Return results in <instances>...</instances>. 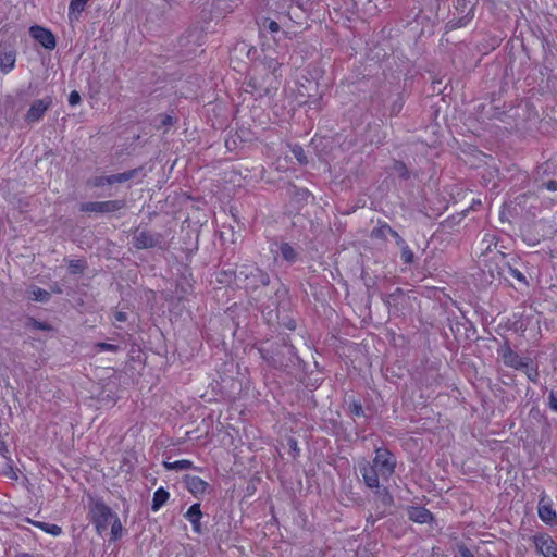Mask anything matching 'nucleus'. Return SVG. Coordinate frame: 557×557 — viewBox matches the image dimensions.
Segmentation results:
<instances>
[{"label": "nucleus", "instance_id": "1", "mask_svg": "<svg viewBox=\"0 0 557 557\" xmlns=\"http://www.w3.org/2000/svg\"><path fill=\"white\" fill-rule=\"evenodd\" d=\"M397 467L396 456L386 447H377L372 461L359 465V471L367 487L379 488L380 478L389 481Z\"/></svg>", "mask_w": 557, "mask_h": 557}, {"label": "nucleus", "instance_id": "2", "mask_svg": "<svg viewBox=\"0 0 557 557\" xmlns=\"http://www.w3.org/2000/svg\"><path fill=\"white\" fill-rule=\"evenodd\" d=\"M498 356L502 358L503 363L517 371H523L529 381L536 383L539 381V369L534 361L529 357H522L516 352L506 341L498 349Z\"/></svg>", "mask_w": 557, "mask_h": 557}, {"label": "nucleus", "instance_id": "3", "mask_svg": "<svg viewBox=\"0 0 557 557\" xmlns=\"http://www.w3.org/2000/svg\"><path fill=\"white\" fill-rule=\"evenodd\" d=\"M115 516L116 513L101 499L92 502L89 506V520L99 535L108 530Z\"/></svg>", "mask_w": 557, "mask_h": 557}, {"label": "nucleus", "instance_id": "4", "mask_svg": "<svg viewBox=\"0 0 557 557\" xmlns=\"http://www.w3.org/2000/svg\"><path fill=\"white\" fill-rule=\"evenodd\" d=\"M125 200L89 201L81 205V211L95 213H112L125 208Z\"/></svg>", "mask_w": 557, "mask_h": 557}, {"label": "nucleus", "instance_id": "5", "mask_svg": "<svg viewBox=\"0 0 557 557\" xmlns=\"http://www.w3.org/2000/svg\"><path fill=\"white\" fill-rule=\"evenodd\" d=\"M480 256L487 257L492 252H497L505 257L506 247L500 244V236L496 232H486L479 244Z\"/></svg>", "mask_w": 557, "mask_h": 557}, {"label": "nucleus", "instance_id": "6", "mask_svg": "<svg viewBox=\"0 0 557 557\" xmlns=\"http://www.w3.org/2000/svg\"><path fill=\"white\" fill-rule=\"evenodd\" d=\"M30 37L46 50H53L57 47V38L54 34L47 27L41 25H32L29 27Z\"/></svg>", "mask_w": 557, "mask_h": 557}, {"label": "nucleus", "instance_id": "7", "mask_svg": "<svg viewBox=\"0 0 557 557\" xmlns=\"http://www.w3.org/2000/svg\"><path fill=\"white\" fill-rule=\"evenodd\" d=\"M536 553L543 557H557V543L547 533H537L532 537Z\"/></svg>", "mask_w": 557, "mask_h": 557}, {"label": "nucleus", "instance_id": "8", "mask_svg": "<svg viewBox=\"0 0 557 557\" xmlns=\"http://www.w3.org/2000/svg\"><path fill=\"white\" fill-rule=\"evenodd\" d=\"M162 242V235L159 233H153L151 231L143 230L137 231L132 239L133 246L138 249H149L154 248Z\"/></svg>", "mask_w": 557, "mask_h": 557}, {"label": "nucleus", "instance_id": "9", "mask_svg": "<svg viewBox=\"0 0 557 557\" xmlns=\"http://www.w3.org/2000/svg\"><path fill=\"white\" fill-rule=\"evenodd\" d=\"M51 106H52V97H50V96H47L42 99L35 100L30 104V107L25 115V121L29 124L40 121L44 117L46 111Z\"/></svg>", "mask_w": 557, "mask_h": 557}, {"label": "nucleus", "instance_id": "10", "mask_svg": "<svg viewBox=\"0 0 557 557\" xmlns=\"http://www.w3.org/2000/svg\"><path fill=\"white\" fill-rule=\"evenodd\" d=\"M17 52L12 46H0V71L7 75L15 69Z\"/></svg>", "mask_w": 557, "mask_h": 557}, {"label": "nucleus", "instance_id": "11", "mask_svg": "<svg viewBox=\"0 0 557 557\" xmlns=\"http://www.w3.org/2000/svg\"><path fill=\"white\" fill-rule=\"evenodd\" d=\"M183 482L187 491L196 497L206 494L209 488V483L197 475L187 474L184 476Z\"/></svg>", "mask_w": 557, "mask_h": 557}, {"label": "nucleus", "instance_id": "12", "mask_svg": "<svg viewBox=\"0 0 557 557\" xmlns=\"http://www.w3.org/2000/svg\"><path fill=\"white\" fill-rule=\"evenodd\" d=\"M407 515L409 520L419 524L431 523L434 520L433 513L422 506L408 507Z\"/></svg>", "mask_w": 557, "mask_h": 557}, {"label": "nucleus", "instance_id": "13", "mask_svg": "<svg viewBox=\"0 0 557 557\" xmlns=\"http://www.w3.org/2000/svg\"><path fill=\"white\" fill-rule=\"evenodd\" d=\"M185 519L191 524V529L195 533L200 534L202 532L201 519L203 513L199 503L193 504L184 515Z\"/></svg>", "mask_w": 557, "mask_h": 557}, {"label": "nucleus", "instance_id": "14", "mask_svg": "<svg viewBox=\"0 0 557 557\" xmlns=\"http://www.w3.org/2000/svg\"><path fill=\"white\" fill-rule=\"evenodd\" d=\"M405 292L400 287H397L393 293L383 297V301L388 310H399V306L405 301Z\"/></svg>", "mask_w": 557, "mask_h": 557}, {"label": "nucleus", "instance_id": "15", "mask_svg": "<svg viewBox=\"0 0 557 557\" xmlns=\"http://www.w3.org/2000/svg\"><path fill=\"white\" fill-rule=\"evenodd\" d=\"M537 515L540 519L545 523H554L557 521L556 511L549 502H544V498H541L539 503Z\"/></svg>", "mask_w": 557, "mask_h": 557}, {"label": "nucleus", "instance_id": "16", "mask_svg": "<svg viewBox=\"0 0 557 557\" xmlns=\"http://www.w3.org/2000/svg\"><path fill=\"white\" fill-rule=\"evenodd\" d=\"M388 235L394 237L398 245L404 244V239L398 234V232L392 228L386 222L380 224L372 231V236L376 238H386Z\"/></svg>", "mask_w": 557, "mask_h": 557}, {"label": "nucleus", "instance_id": "17", "mask_svg": "<svg viewBox=\"0 0 557 557\" xmlns=\"http://www.w3.org/2000/svg\"><path fill=\"white\" fill-rule=\"evenodd\" d=\"M170 493L163 486L158 487L152 497L151 510L153 512L159 511L169 500Z\"/></svg>", "mask_w": 557, "mask_h": 557}, {"label": "nucleus", "instance_id": "18", "mask_svg": "<svg viewBox=\"0 0 557 557\" xmlns=\"http://www.w3.org/2000/svg\"><path fill=\"white\" fill-rule=\"evenodd\" d=\"M89 0H71L69 5V18L71 21L78 20L85 11Z\"/></svg>", "mask_w": 557, "mask_h": 557}, {"label": "nucleus", "instance_id": "19", "mask_svg": "<svg viewBox=\"0 0 557 557\" xmlns=\"http://www.w3.org/2000/svg\"><path fill=\"white\" fill-rule=\"evenodd\" d=\"M163 467L168 471H180V470H188L194 468L193 461L188 459H181L175 461H163Z\"/></svg>", "mask_w": 557, "mask_h": 557}, {"label": "nucleus", "instance_id": "20", "mask_svg": "<svg viewBox=\"0 0 557 557\" xmlns=\"http://www.w3.org/2000/svg\"><path fill=\"white\" fill-rule=\"evenodd\" d=\"M32 523L38 528L39 530L44 531L47 534L59 536L62 534V528L54 523H48L42 521H32Z\"/></svg>", "mask_w": 557, "mask_h": 557}, {"label": "nucleus", "instance_id": "21", "mask_svg": "<svg viewBox=\"0 0 557 557\" xmlns=\"http://www.w3.org/2000/svg\"><path fill=\"white\" fill-rule=\"evenodd\" d=\"M280 252L285 261L289 263L296 262L298 253L289 243H282L280 245Z\"/></svg>", "mask_w": 557, "mask_h": 557}, {"label": "nucleus", "instance_id": "22", "mask_svg": "<svg viewBox=\"0 0 557 557\" xmlns=\"http://www.w3.org/2000/svg\"><path fill=\"white\" fill-rule=\"evenodd\" d=\"M375 490H376V495H377L380 503L385 508L392 507L394 504V497L391 494L389 490L387 487H381L380 485H379V488H375Z\"/></svg>", "mask_w": 557, "mask_h": 557}, {"label": "nucleus", "instance_id": "23", "mask_svg": "<svg viewBox=\"0 0 557 557\" xmlns=\"http://www.w3.org/2000/svg\"><path fill=\"white\" fill-rule=\"evenodd\" d=\"M139 171L140 169H133L129 171H125L123 173L112 174L110 181L112 182V184L124 183L126 181L134 178Z\"/></svg>", "mask_w": 557, "mask_h": 557}, {"label": "nucleus", "instance_id": "24", "mask_svg": "<svg viewBox=\"0 0 557 557\" xmlns=\"http://www.w3.org/2000/svg\"><path fill=\"white\" fill-rule=\"evenodd\" d=\"M110 523H111V540L112 541L120 540L123 535V525H122L119 517L115 516Z\"/></svg>", "mask_w": 557, "mask_h": 557}, {"label": "nucleus", "instance_id": "25", "mask_svg": "<svg viewBox=\"0 0 557 557\" xmlns=\"http://www.w3.org/2000/svg\"><path fill=\"white\" fill-rule=\"evenodd\" d=\"M507 271H508V274L510 276H512L513 278H516L520 284H522L523 286L528 287L529 286V281L527 280L525 275L519 271L518 269L511 267L510 264H507Z\"/></svg>", "mask_w": 557, "mask_h": 557}, {"label": "nucleus", "instance_id": "26", "mask_svg": "<svg viewBox=\"0 0 557 557\" xmlns=\"http://www.w3.org/2000/svg\"><path fill=\"white\" fill-rule=\"evenodd\" d=\"M259 26L272 34L278 33L281 29L280 24L277 22L270 20L268 17L262 18L261 22L259 23Z\"/></svg>", "mask_w": 557, "mask_h": 557}, {"label": "nucleus", "instance_id": "27", "mask_svg": "<svg viewBox=\"0 0 557 557\" xmlns=\"http://www.w3.org/2000/svg\"><path fill=\"white\" fill-rule=\"evenodd\" d=\"M30 298L33 300H37V301H41V302H45V301H48L49 298H50V293L47 292L46 289H42L40 287H35L32 292H30Z\"/></svg>", "mask_w": 557, "mask_h": 557}, {"label": "nucleus", "instance_id": "28", "mask_svg": "<svg viewBox=\"0 0 557 557\" xmlns=\"http://www.w3.org/2000/svg\"><path fill=\"white\" fill-rule=\"evenodd\" d=\"M292 153L300 164L308 163L306 152L300 145H294L292 147Z\"/></svg>", "mask_w": 557, "mask_h": 557}, {"label": "nucleus", "instance_id": "29", "mask_svg": "<svg viewBox=\"0 0 557 557\" xmlns=\"http://www.w3.org/2000/svg\"><path fill=\"white\" fill-rule=\"evenodd\" d=\"M85 262L83 260H71L69 262L70 272L73 274H81L85 270Z\"/></svg>", "mask_w": 557, "mask_h": 557}, {"label": "nucleus", "instance_id": "30", "mask_svg": "<svg viewBox=\"0 0 557 557\" xmlns=\"http://www.w3.org/2000/svg\"><path fill=\"white\" fill-rule=\"evenodd\" d=\"M95 348L98 352L101 351H111V352H117L120 350V347L114 344L99 342L95 345Z\"/></svg>", "mask_w": 557, "mask_h": 557}, {"label": "nucleus", "instance_id": "31", "mask_svg": "<svg viewBox=\"0 0 557 557\" xmlns=\"http://www.w3.org/2000/svg\"><path fill=\"white\" fill-rule=\"evenodd\" d=\"M111 175L96 176L89 181V184L94 187H102L104 185H112Z\"/></svg>", "mask_w": 557, "mask_h": 557}, {"label": "nucleus", "instance_id": "32", "mask_svg": "<svg viewBox=\"0 0 557 557\" xmlns=\"http://www.w3.org/2000/svg\"><path fill=\"white\" fill-rule=\"evenodd\" d=\"M349 412L354 417H361V416H363L364 411H363L362 404L359 400H352L349 404Z\"/></svg>", "mask_w": 557, "mask_h": 557}, {"label": "nucleus", "instance_id": "33", "mask_svg": "<svg viewBox=\"0 0 557 557\" xmlns=\"http://www.w3.org/2000/svg\"><path fill=\"white\" fill-rule=\"evenodd\" d=\"M268 71L276 76V73L278 72L280 67H281V63L276 60V59H268L265 60L264 62Z\"/></svg>", "mask_w": 557, "mask_h": 557}, {"label": "nucleus", "instance_id": "34", "mask_svg": "<svg viewBox=\"0 0 557 557\" xmlns=\"http://www.w3.org/2000/svg\"><path fill=\"white\" fill-rule=\"evenodd\" d=\"M401 259L405 263H411L413 261V252L405 243L401 248Z\"/></svg>", "mask_w": 557, "mask_h": 557}, {"label": "nucleus", "instance_id": "35", "mask_svg": "<svg viewBox=\"0 0 557 557\" xmlns=\"http://www.w3.org/2000/svg\"><path fill=\"white\" fill-rule=\"evenodd\" d=\"M159 119H160V121H159V124L157 125V128L171 126L174 123V117L169 114H162L159 116Z\"/></svg>", "mask_w": 557, "mask_h": 557}, {"label": "nucleus", "instance_id": "36", "mask_svg": "<svg viewBox=\"0 0 557 557\" xmlns=\"http://www.w3.org/2000/svg\"><path fill=\"white\" fill-rule=\"evenodd\" d=\"M548 406L553 411L557 412V395L554 391H550L548 394Z\"/></svg>", "mask_w": 557, "mask_h": 557}, {"label": "nucleus", "instance_id": "37", "mask_svg": "<svg viewBox=\"0 0 557 557\" xmlns=\"http://www.w3.org/2000/svg\"><path fill=\"white\" fill-rule=\"evenodd\" d=\"M79 102H81V96H79L78 91H76V90L71 91V94L69 96L70 106L74 107V106L78 104Z\"/></svg>", "mask_w": 557, "mask_h": 557}, {"label": "nucleus", "instance_id": "38", "mask_svg": "<svg viewBox=\"0 0 557 557\" xmlns=\"http://www.w3.org/2000/svg\"><path fill=\"white\" fill-rule=\"evenodd\" d=\"M403 106H404V101L401 99H399L398 101H396L393 107H392V115H397L400 110L403 109Z\"/></svg>", "mask_w": 557, "mask_h": 557}, {"label": "nucleus", "instance_id": "39", "mask_svg": "<svg viewBox=\"0 0 557 557\" xmlns=\"http://www.w3.org/2000/svg\"><path fill=\"white\" fill-rule=\"evenodd\" d=\"M544 187L549 191H557V181L556 180H549L544 183Z\"/></svg>", "mask_w": 557, "mask_h": 557}, {"label": "nucleus", "instance_id": "40", "mask_svg": "<svg viewBox=\"0 0 557 557\" xmlns=\"http://www.w3.org/2000/svg\"><path fill=\"white\" fill-rule=\"evenodd\" d=\"M395 169L401 172V176H407L408 171H407L405 163H403L400 161H396Z\"/></svg>", "mask_w": 557, "mask_h": 557}, {"label": "nucleus", "instance_id": "41", "mask_svg": "<svg viewBox=\"0 0 557 557\" xmlns=\"http://www.w3.org/2000/svg\"><path fill=\"white\" fill-rule=\"evenodd\" d=\"M395 169L401 172V176H407L408 171H407L405 163H403L400 161H396Z\"/></svg>", "mask_w": 557, "mask_h": 557}, {"label": "nucleus", "instance_id": "42", "mask_svg": "<svg viewBox=\"0 0 557 557\" xmlns=\"http://www.w3.org/2000/svg\"><path fill=\"white\" fill-rule=\"evenodd\" d=\"M461 557H474L473 553L466 546L459 548Z\"/></svg>", "mask_w": 557, "mask_h": 557}, {"label": "nucleus", "instance_id": "43", "mask_svg": "<svg viewBox=\"0 0 557 557\" xmlns=\"http://www.w3.org/2000/svg\"><path fill=\"white\" fill-rule=\"evenodd\" d=\"M114 319L119 322H125L127 320V314L123 311H116Z\"/></svg>", "mask_w": 557, "mask_h": 557}, {"label": "nucleus", "instance_id": "44", "mask_svg": "<svg viewBox=\"0 0 557 557\" xmlns=\"http://www.w3.org/2000/svg\"><path fill=\"white\" fill-rule=\"evenodd\" d=\"M36 324V327L39 329V330H49L50 327L45 324V323H40V322H35Z\"/></svg>", "mask_w": 557, "mask_h": 557}, {"label": "nucleus", "instance_id": "45", "mask_svg": "<svg viewBox=\"0 0 557 557\" xmlns=\"http://www.w3.org/2000/svg\"><path fill=\"white\" fill-rule=\"evenodd\" d=\"M481 203H482V202H481V200H480V199H473V200H472V203H471V206H470V209H471V210H474L475 206H481Z\"/></svg>", "mask_w": 557, "mask_h": 557}, {"label": "nucleus", "instance_id": "46", "mask_svg": "<svg viewBox=\"0 0 557 557\" xmlns=\"http://www.w3.org/2000/svg\"><path fill=\"white\" fill-rule=\"evenodd\" d=\"M259 352L261 355V358L264 359V360H268V357L267 355L264 354V350L263 349H259Z\"/></svg>", "mask_w": 557, "mask_h": 557}, {"label": "nucleus", "instance_id": "47", "mask_svg": "<svg viewBox=\"0 0 557 557\" xmlns=\"http://www.w3.org/2000/svg\"><path fill=\"white\" fill-rule=\"evenodd\" d=\"M516 331H521L522 333L525 331V327H523V323H520L519 327H516Z\"/></svg>", "mask_w": 557, "mask_h": 557}, {"label": "nucleus", "instance_id": "48", "mask_svg": "<svg viewBox=\"0 0 557 557\" xmlns=\"http://www.w3.org/2000/svg\"><path fill=\"white\" fill-rule=\"evenodd\" d=\"M371 520V523L373 524L375 522V519L372 518V515L369 516V518L367 519V521L369 522Z\"/></svg>", "mask_w": 557, "mask_h": 557}, {"label": "nucleus", "instance_id": "49", "mask_svg": "<svg viewBox=\"0 0 557 557\" xmlns=\"http://www.w3.org/2000/svg\"><path fill=\"white\" fill-rule=\"evenodd\" d=\"M290 442H292V444H293V445H292V448H295V447L297 446V442H296L295 440H292Z\"/></svg>", "mask_w": 557, "mask_h": 557}, {"label": "nucleus", "instance_id": "50", "mask_svg": "<svg viewBox=\"0 0 557 557\" xmlns=\"http://www.w3.org/2000/svg\"><path fill=\"white\" fill-rule=\"evenodd\" d=\"M290 442H292V444H293V445H292V448H295V447L297 446V442H296L295 440H292Z\"/></svg>", "mask_w": 557, "mask_h": 557}, {"label": "nucleus", "instance_id": "51", "mask_svg": "<svg viewBox=\"0 0 557 557\" xmlns=\"http://www.w3.org/2000/svg\"><path fill=\"white\" fill-rule=\"evenodd\" d=\"M537 243H539V240H533V242L529 240V242H528V244H529V245H535V244H537Z\"/></svg>", "mask_w": 557, "mask_h": 557}, {"label": "nucleus", "instance_id": "52", "mask_svg": "<svg viewBox=\"0 0 557 557\" xmlns=\"http://www.w3.org/2000/svg\"><path fill=\"white\" fill-rule=\"evenodd\" d=\"M248 85L255 88V84H252V81L248 82Z\"/></svg>", "mask_w": 557, "mask_h": 557}]
</instances>
